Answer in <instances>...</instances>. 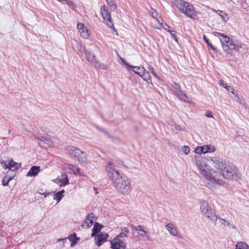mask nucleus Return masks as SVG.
<instances>
[{
  "label": "nucleus",
  "mask_w": 249,
  "mask_h": 249,
  "mask_svg": "<svg viewBox=\"0 0 249 249\" xmlns=\"http://www.w3.org/2000/svg\"><path fill=\"white\" fill-rule=\"evenodd\" d=\"M210 158L207 159L201 155H197L195 157V164L199 169L200 175L205 179L206 183L212 186L215 184H222V177L212 169H209L208 162Z\"/></svg>",
  "instance_id": "obj_1"
},
{
  "label": "nucleus",
  "mask_w": 249,
  "mask_h": 249,
  "mask_svg": "<svg viewBox=\"0 0 249 249\" xmlns=\"http://www.w3.org/2000/svg\"><path fill=\"white\" fill-rule=\"evenodd\" d=\"M217 174H220L222 177L221 179L223 180V183L221 185H223L224 183L223 178L237 180L240 179L241 177V175L238 172L236 166L230 162H227L226 164H225L222 170V174L219 173H217ZM216 185V184L215 185Z\"/></svg>",
  "instance_id": "obj_2"
},
{
  "label": "nucleus",
  "mask_w": 249,
  "mask_h": 249,
  "mask_svg": "<svg viewBox=\"0 0 249 249\" xmlns=\"http://www.w3.org/2000/svg\"><path fill=\"white\" fill-rule=\"evenodd\" d=\"M66 151L72 158H76L77 161L80 164L82 165H86L89 163L86 153L81 150L77 147L68 146L66 147Z\"/></svg>",
  "instance_id": "obj_3"
},
{
  "label": "nucleus",
  "mask_w": 249,
  "mask_h": 249,
  "mask_svg": "<svg viewBox=\"0 0 249 249\" xmlns=\"http://www.w3.org/2000/svg\"><path fill=\"white\" fill-rule=\"evenodd\" d=\"M213 35L215 36L218 35L221 37L220 38V42L223 50L226 52H227L230 49L238 50L241 47L240 43L237 42L235 43L232 39L223 34L215 32L213 33Z\"/></svg>",
  "instance_id": "obj_4"
},
{
  "label": "nucleus",
  "mask_w": 249,
  "mask_h": 249,
  "mask_svg": "<svg viewBox=\"0 0 249 249\" xmlns=\"http://www.w3.org/2000/svg\"><path fill=\"white\" fill-rule=\"evenodd\" d=\"M176 5L178 9L188 17L195 19L196 18V12L193 5L188 2L181 0H178L176 2Z\"/></svg>",
  "instance_id": "obj_5"
},
{
  "label": "nucleus",
  "mask_w": 249,
  "mask_h": 249,
  "mask_svg": "<svg viewBox=\"0 0 249 249\" xmlns=\"http://www.w3.org/2000/svg\"><path fill=\"white\" fill-rule=\"evenodd\" d=\"M113 186L123 195L129 193L131 190V182L129 179L122 176L116 178L113 181Z\"/></svg>",
  "instance_id": "obj_6"
},
{
  "label": "nucleus",
  "mask_w": 249,
  "mask_h": 249,
  "mask_svg": "<svg viewBox=\"0 0 249 249\" xmlns=\"http://www.w3.org/2000/svg\"><path fill=\"white\" fill-rule=\"evenodd\" d=\"M203 215L211 220L214 225H216L217 217L213 209L210 207L206 201H201L200 207Z\"/></svg>",
  "instance_id": "obj_7"
},
{
  "label": "nucleus",
  "mask_w": 249,
  "mask_h": 249,
  "mask_svg": "<svg viewBox=\"0 0 249 249\" xmlns=\"http://www.w3.org/2000/svg\"><path fill=\"white\" fill-rule=\"evenodd\" d=\"M106 170L108 178L113 181V182L115 181L116 178L122 177L119 173L118 170L116 169L115 165L112 162H109L108 163L106 166Z\"/></svg>",
  "instance_id": "obj_8"
},
{
  "label": "nucleus",
  "mask_w": 249,
  "mask_h": 249,
  "mask_svg": "<svg viewBox=\"0 0 249 249\" xmlns=\"http://www.w3.org/2000/svg\"><path fill=\"white\" fill-rule=\"evenodd\" d=\"M172 90L174 94L177 96L180 100L184 102H188L189 98L186 94L181 90L180 85L174 82L172 85Z\"/></svg>",
  "instance_id": "obj_9"
},
{
  "label": "nucleus",
  "mask_w": 249,
  "mask_h": 249,
  "mask_svg": "<svg viewBox=\"0 0 249 249\" xmlns=\"http://www.w3.org/2000/svg\"><path fill=\"white\" fill-rule=\"evenodd\" d=\"M86 56L88 61L93 64L94 66L96 68L106 70L107 69V65L100 62L96 59L95 55L90 52H86Z\"/></svg>",
  "instance_id": "obj_10"
},
{
  "label": "nucleus",
  "mask_w": 249,
  "mask_h": 249,
  "mask_svg": "<svg viewBox=\"0 0 249 249\" xmlns=\"http://www.w3.org/2000/svg\"><path fill=\"white\" fill-rule=\"evenodd\" d=\"M0 163L4 169H9L13 171L18 170L21 167V163L15 162L13 160L6 161L1 160Z\"/></svg>",
  "instance_id": "obj_11"
},
{
  "label": "nucleus",
  "mask_w": 249,
  "mask_h": 249,
  "mask_svg": "<svg viewBox=\"0 0 249 249\" xmlns=\"http://www.w3.org/2000/svg\"><path fill=\"white\" fill-rule=\"evenodd\" d=\"M101 13L103 18L105 19V20L108 22L107 24V26L110 28H113L114 29V24L110 14L108 11L107 8L105 5L101 6Z\"/></svg>",
  "instance_id": "obj_12"
},
{
  "label": "nucleus",
  "mask_w": 249,
  "mask_h": 249,
  "mask_svg": "<svg viewBox=\"0 0 249 249\" xmlns=\"http://www.w3.org/2000/svg\"><path fill=\"white\" fill-rule=\"evenodd\" d=\"M111 248L112 249H125L126 245L119 237H115L111 241Z\"/></svg>",
  "instance_id": "obj_13"
},
{
  "label": "nucleus",
  "mask_w": 249,
  "mask_h": 249,
  "mask_svg": "<svg viewBox=\"0 0 249 249\" xmlns=\"http://www.w3.org/2000/svg\"><path fill=\"white\" fill-rule=\"evenodd\" d=\"M53 182L57 184L59 186L63 187L69 184V179L65 174H62L61 176H58L53 180Z\"/></svg>",
  "instance_id": "obj_14"
},
{
  "label": "nucleus",
  "mask_w": 249,
  "mask_h": 249,
  "mask_svg": "<svg viewBox=\"0 0 249 249\" xmlns=\"http://www.w3.org/2000/svg\"><path fill=\"white\" fill-rule=\"evenodd\" d=\"M210 160L212 162L213 166L217 169L222 171L225 164L227 162H223L221 159H218L216 157H209Z\"/></svg>",
  "instance_id": "obj_15"
},
{
  "label": "nucleus",
  "mask_w": 249,
  "mask_h": 249,
  "mask_svg": "<svg viewBox=\"0 0 249 249\" xmlns=\"http://www.w3.org/2000/svg\"><path fill=\"white\" fill-rule=\"evenodd\" d=\"M130 228L132 229V232L133 234H135V231H137V233L138 235L142 237H144L145 235H146L148 237V235H147V231L144 230V227L143 226L139 225L138 226H136L133 224L130 225Z\"/></svg>",
  "instance_id": "obj_16"
},
{
  "label": "nucleus",
  "mask_w": 249,
  "mask_h": 249,
  "mask_svg": "<svg viewBox=\"0 0 249 249\" xmlns=\"http://www.w3.org/2000/svg\"><path fill=\"white\" fill-rule=\"evenodd\" d=\"M108 237V234L107 233L100 232L97 236H95V241L97 246L100 247L103 243L106 242Z\"/></svg>",
  "instance_id": "obj_17"
},
{
  "label": "nucleus",
  "mask_w": 249,
  "mask_h": 249,
  "mask_svg": "<svg viewBox=\"0 0 249 249\" xmlns=\"http://www.w3.org/2000/svg\"><path fill=\"white\" fill-rule=\"evenodd\" d=\"M77 28L81 36L85 38H87L89 36V32L85 27V25L82 23H78L77 24Z\"/></svg>",
  "instance_id": "obj_18"
},
{
  "label": "nucleus",
  "mask_w": 249,
  "mask_h": 249,
  "mask_svg": "<svg viewBox=\"0 0 249 249\" xmlns=\"http://www.w3.org/2000/svg\"><path fill=\"white\" fill-rule=\"evenodd\" d=\"M65 168L66 170H69V173L72 172L74 174H79L81 176H83L82 173L80 171L79 168L77 167L76 165L73 164H66Z\"/></svg>",
  "instance_id": "obj_19"
},
{
  "label": "nucleus",
  "mask_w": 249,
  "mask_h": 249,
  "mask_svg": "<svg viewBox=\"0 0 249 249\" xmlns=\"http://www.w3.org/2000/svg\"><path fill=\"white\" fill-rule=\"evenodd\" d=\"M122 61L124 63V65L127 67V68H133V71L135 73H137L139 75L142 74L143 71H145V69L143 67H134V66H131L129 65L127 62H126L124 59L121 58Z\"/></svg>",
  "instance_id": "obj_20"
},
{
  "label": "nucleus",
  "mask_w": 249,
  "mask_h": 249,
  "mask_svg": "<svg viewBox=\"0 0 249 249\" xmlns=\"http://www.w3.org/2000/svg\"><path fill=\"white\" fill-rule=\"evenodd\" d=\"M40 170V169L39 166H33L28 171L26 176L27 177L36 176L38 174Z\"/></svg>",
  "instance_id": "obj_21"
},
{
  "label": "nucleus",
  "mask_w": 249,
  "mask_h": 249,
  "mask_svg": "<svg viewBox=\"0 0 249 249\" xmlns=\"http://www.w3.org/2000/svg\"><path fill=\"white\" fill-rule=\"evenodd\" d=\"M103 227V225L99 224L98 222H96L92 229L91 236H95L96 234L100 231Z\"/></svg>",
  "instance_id": "obj_22"
},
{
  "label": "nucleus",
  "mask_w": 249,
  "mask_h": 249,
  "mask_svg": "<svg viewBox=\"0 0 249 249\" xmlns=\"http://www.w3.org/2000/svg\"><path fill=\"white\" fill-rule=\"evenodd\" d=\"M165 228L171 235L175 236L178 235V232L173 224L170 223L167 224L166 225Z\"/></svg>",
  "instance_id": "obj_23"
},
{
  "label": "nucleus",
  "mask_w": 249,
  "mask_h": 249,
  "mask_svg": "<svg viewBox=\"0 0 249 249\" xmlns=\"http://www.w3.org/2000/svg\"><path fill=\"white\" fill-rule=\"evenodd\" d=\"M38 144L41 146L49 147L53 146V142L51 139H47V138L45 137L43 141L42 142V143L38 142Z\"/></svg>",
  "instance_id": "obj_24"
},
{
  "label": "nucleus",
  "mask_w": 249,
  "mask_h": 249,
  "mask_svg": "<svg viewBox=\"0 0 249 249\" xmlns=\"http://www.w3.org/2000/svg\"><path fill=\"white\" fill-rule=\"evenodd\" d=\"M217 219L225 227L228 228L229 229H234L233 225L231 224L229 221L225 219H224L221 217L217 218Z\"/></svg>",
  "instance_id": "obj_25"
},
{
  "label": "nucleus",
  "mask_w": 249,
  "mask_h": 249,
  "mask_svg": "<svg viewBox=\"0 0 249 249\" xmlns=\"http://www.w3.org/2000/svg\"><path fill=\"white\" fill-rule=\"evenodd\" d=\"M235 249H249V246L244 242H238L235 245Z\"/></svg>",
  "instance_id": "obj_26"
},
{
  "label": "nucleus",
  "mask_w": 249,
  "mask_h": 249,
  "mask_svg": "<svg viewBox=\"0 0 249 249\" xmlns=\"http://www.w3.org/2000/svg\"><path fill=\"white\" fill-rule=\"evenodd\" d=\"M68 238L71 242V247H73L79 240V238L77 237L76 233L71 234Z\"/></svg>",
  "instance_id": "obj_27"
},
{
  "label": "nucleus",
  "mask_w": 249,
  "mask_h": 249,
  "mask_svg": "<svg viewBox=\"0 0 249 249\" xmlns=\"http://www.w3.org/2000/svg\"><path fill=\"white\" fill-rule=\"evenodd\" d=\"M204 148V154L208 152H213L215 150V148L214 146L211 145H205L203 146Z\"/></svg>",
  "instance_id": "obj_28"
},
{
  "label": "nucleus",
  "mask_w": 249,
  "mask_h": 249,
  "mask_svg": "<svg viewBox=\"0 0 249 249\" xmlns=\"http://www.w3.org/2000/svg\"><path fill=\"white\" fill-rule=\"evenodd\" d=\"M129 232V231L127 228H124L122 229V231L116 237L120 238L125 237L127 236V233Z\"/></svg>",
  "instance_id": "obj_29"
},
{
  "label": "nucleus",
  "mask_w": 249,
  "mask_h": 249,
  "mask_svg": "<svg viewBox=\"0 0 249 249\" xmlns=\"http://www.w3.org/2000/svg\"><path fill=\"white\" fill-rule=\"evenodd\" d=\"M139 76H141L145 81H147L148 80L151 81V78L150 77L149 73L148 71H146V70L145 71H143V72L142 74H141V75H140Z\"/></svg>",
  "instance_id": "obj_30"
},
{
  "label": "nucleus",
  "mask_w": 249,
  "mask_h": 249,
  "mask_svg": "<svg viewBox=\"0 0 249 249\" xmlns=\"http://www.w3.org/2000/svg\"><path fill=\"white\" fill-rule=\"evenodd\" d=\"M217 13L223 18V19L226 21L229 19V17L228 15L225 13L224 11L221 10H218Z\"/></svg>",
  "instance_id": "obj_31"
},
{
  "label": "nucleus",
  "mask_w": 249,
  "mask_h": 249,
  "mask_svg": "<svg viewBox=\"0 0 249 249\" xmlns=\"http://www.w3.org/2000/svg\"><path fill=\"white\" fill-rule=\"evenodd\" d=\"M12 179V177L8 178L6 176H5L2 180V185L4 186H7L9 184V181L11 180Z\"/></svg>",
  "instance_id": "obj_32"
},
{
  "label": "nucleus",
  "mask_w": 249,
  "mask_h": 249,
  "mask_svg": "<svg viewBox=\"0 0 249 249\" xmlns=\"http://www.w3.org/2000/svg\"><path fill=\"white\" fill-rule=\"evenodd\" d=\"M194 151L196 154H199L198 155H200V154L202 153L204 154V148L203 146H197L196 147Z\"/></svg>",
  "instance_id": "obj_33"
},
{
  "label": "nucleus",
  "mask_w": 249,
  "mask_h": 249,
  "mask_svg": "<svg viewBox=\"0 0 249 249\" xmlns=\"http://www.w3.org/2000/svg\"><path fill=\"white\" fill-rule=\"evenodd\" d=\"M64 196H61L58 192L55 193L53 196V199L57 200V202H59Z\"/></svg>",
  "instance_id": "obj_34"
},
{
  "label": "nucleus",
  "mask_w": 249,
  "mask_h": 249,
  "mask_svg": "<svg viewBox=\"0 0 249 249\" xmlns=\"http://www.w3.org/2000/svg\"><path fill=\"white\" fill-rule=\"evenodd\" d=\"M107 3L111 7V8L115 10L117 8V5L113 2L112 0H107Z\"/></svg>",
  "instance_id": "obj_35"
},
{
  "label": "nucleus",
  "mask_w": 249,
  "mask_h": 249,
  "mask_svg": "<svg viewBox=\"0 0 249 249\" xmlns=\"http://www.w3.org/2000/svg\"><path fill=\"white\" fill-rule=\"evenodd\" d=\"M203 39L204 41L207 43V45L210 46L212 49L213 50H215V48L213 47L212 43L209 41V40L205 36H204Z\"/></svg>",
  "instance_id": "obj_36"
},
{
  "label": "nucleus",
  "mask_w": 249,
  "mask_h": 249,
  "mask_svg": "<svg viewBox=\"0 0 249 249\" xmlns=\"http://www.w3.org/2000/svg\"><path fill=\"white\" fill-rule=\"evenodd\" d=\"M182 151L185 155H188L190 153V148L188 146H183L182 148Z\"/></svg>",
  "instance_id": "obj_37"
},
{
  "label": "nucleus",
  "mask_w": 249,
  "mask_h": 249,
  "mask_svg": "<svg viewBox=\"0 0 249 249\" xmlns=\"http://www.w3.org/2000/svg\"><path fill=\"white\" fill-rule=\"evenodd\" d=\"M94 214L93 213H90L89 214L87 215V219L86 220H87L88 221L89 220H94Z\"/></svg>",
  "instance_id": "obj_38"
},
{
  "label": "nucleus",
  "mask_w": 249,
  "mask_h": 249,
  "mask_svg": "<svg viewBox=\"0 0 249 249\" xmlns=\"http://www.w3.org/2000/svg\"><path fill=\"white\" fill-rule=\"evenodd\" d=\"M66 241H67L66 238H64V239L60 238L58 240V242H59V243L61 242L62 245H61V244H60V245H61L62 247H64Z\"/></svg>",
  "instance_id": "obj_39"
},
{
  "label": "nucleus",
  "mask_w": 249,
  "mask_h": 249,
  "mask_svg": "<svg viewBox=\"0 0 249 249\" xmlns=\"http://www.w3.org/2000/svg\"><path fill=\"white\" fill-rule=\"evenodd\" d=\"M151 14L152 17L154 18H157L158 16V13L157 11L153 9H152Z\"/></svg>",
  "instance_id": "obj_40"
},
{
  "label": "nucleus",
  "mask_w": 249,
  "mask_h": 249,
  "mask_svg": "<svg viewBox=\"0 0 249 249\" xmlns=\"http://www.w3.org/2000/svg\"><path fill=\"white\" fill-rule=\"evenodd\" d=\"M78 49L79 51L82 53H85L86 54V52H88L87 50H86L85 47H83L82 45H79L78 47Z\"/></svg>",
  "instance_id": "obj_41"
},
{
  "label": "nucleus",
  "mask_w": 249,
  "mask_h": 249,
  "mask_svg": "<svg viewBox=\"0 0 249 249\" xmlns=\"http://www.w3.org/2000/svg\"><path fill=\"white\" fill-rule=\"evenodd\" d=\"M39 193L41 195H44L45 197H46L47 196H49V195H51L52 194L51 193L43 192L42 190H40L39 192Z\"/></svg>",
  "instance_id": "obj_42"
},
{
  "label": "nucleus",
  "mask_w": 249,
  "mask_h": 249,
  "mask_svg": "<svg viewBox=\"0 0 249 249\" xmlns=\"http://www.w3.org/2000/svg\"><path fill=\"white\" fill-rule=\"evenodd\" d=\"M162 27H163V28L165 30H166V31H168V32H171V31H170V30H169V26H168V25L166 23H164L163 24H162Z\"/></svg>",
  "instance_id": "obj_43"
},
{
  "label": "nucleus",
  "mask_w": 249,
  "mask_h": 249,
  "mask_svg": "<svg viewBox=\"0 0 249 249\" xmlns=\"http://www.w3.org/2000/svg\"><path fill=\"white\" fill-rule=\"evenodd\" d=\"M149 70L151 71L152 74L155 77H158V75H157V73L155 71V69L153 67H149Z\"/></svg>",
  "instance_id": "obj_44"
},
{
  "label": "nucleus",
  "mask_w": 249,
  "mask_h": 249,
  "mask_svg": "<svg viewBox=\"0 0 249 249\" xmlns=\"http://www.w3.org/2000/svg\"><path fill=\"white\" fill-rule=\"evenodd\" d=\"M219 85H220V86H221L225 88L228 86L227 84L223 80H220L219 81Z\"/></svg>",
  "instance_id": "obj_45"
},
{
  "label": "nucleus",
  "mask_w": 249,
  "mask_h": 249,
  "mask_svg": "<svg viewBox=\"0 0 249 249\" xmlns=\"http://www.w3.org/2000/svg\"><path fill=\"white\" fill-rule=\"evenodd\" d=\"M205 116L208 118H213V115L212 114V111H207L205 113Z\"/></svg>",
  "instance_id": "obj_46"
},
{
  "label": "nucleus",
  "mask_w": 249,
  "mask_h": 249,
  "mask_svg": "<svg viewBox=\"0 0 249 249\" xmlns=\"http://www.w3.org/2000/svg\"><path fill=\"white\" fill-rule=\"evenodd\" d=\"M89 221H88L87 220H85L84 222L83 223V224H82V227L83 228H85V229H89V228H88L86 227V226H85L84 225H89V223L88 222Z\"/></svg>",
  "instance_id": "obj_47"
},
{
  "label": "nucleus",
  "mask_w": 249,
  "mask_h": 249,
  "mask_svg": "<svg viewBox=\"0 0 249 249\" xmlns=\"http://www.w3.org/2000/svg\"><path fill=\"white\" fill-rule=\"evenodd\" d=\"M35 137L36 139L39 140L40 141L39 142H41V143H42V142L43 141V140H44V139L45 138L44 137L37 136L36 135H35Z\"/></svg>",
  "instance_id": "obj_48"
},
{
  "label": "nucleus",
  "mask_w": 249,
  "mask_h": 249,
  "mask_svg": "<svg viewBox=\"0 0 249 249\" xmlns=\"http://www.w3.org/2000/svg\"><path fill=\"white\" fill-rule=\"evenodd\" d=\"M173 31H171V32H170L171 34V36H172V38L175 40L176 41H178V39H177V36L175 34H173L172 33Z\"/></svg>",
  "instance_id": "obj_49"
},
{
  "label": "nucleus",
  "mask_w": 249,
  "mask_h": 249,
  "mask_svg": "<svg viewBox=\"0 0 249 249\" xmlns=\"http://www.w3.org/2000/svg\"><path fill=\"white\" fill-rule=\"evenodd\" d=\"M93 220H89V225H84L85 226H86L88 228H90L93 224Z\"/></svg>",
  "instance_id": "obj_50"
},
{
  "label": "nucleus",
  "mask_w": 249,
  "mask_h": 249,
  "mask_svg": "<svg viewBox=\"0 0 249 249\" xmlns=\"http://www.w3.org/2000/svg\"><path fill=\"white\" fill-rule=\"evenodd\" d=\"M99 129L100 131H102L106 135H107V136L109 137V134L106 130H105L102 128H99Z\"/></svg>",
  "instance_id": "obj_51"
},
{
  "label": "nucleus",
  "mask_w": 249,
  "mask_h": 249,
  "mask_svg": "<svg viewBox=\"0 0 249 249\" xmlns=\"http://www.w3.org/2000/svg\"><path fill=\"white\" fill-rule=\"evenodd\" d=\"M225 89H226L228 91H230L231 89H233L230 86H227Z\"/></svg>",
  "instance_id": "obj_52"
},
{
  "label": "nucleus",
  "mask_w": 249,
  "mask_h": 249,
  "mask_svg": "<svg viewBox=\"0 0 249 249\" xmlns=\"http://www.w3.org/2000/svg\"><path fill=\"white\" fill-rule=\"evenodd\" d=\"M40 130L42 131V132H46V129L44 127H41L40 128Z\"/></svg>",
  "instance_id": "obj_53"
},
{
  "label": "nucleus",
  "mask_w": 249,
  "mask_h": 249,
  "mask_svg": "<svg viewBox=\"0 0 249 249\" xmlns=\"http://www.w3.org/2000/svg\"><path fill=\"white\" fill-rule=\"evenodd\" d=\"M61 196H64L63 194L65 192L64 190H62L61 191L58 192Z\"/></svg>",
  "instance_id": "obj_54"
},
{
  "label": "nucleus",
  "mask_w": 249,
  "mask_h": 249,
  "mask_svg": "<svg viewBox=\"0 0 249 249\" xmlns=\"http://www.w3.org/2000/svg\"><path fill=\"white\" fill-rule=\"evenodd\" d=\"M247 4L246 3H244L242 5V7L243 8H245V9H246V6H247Z\"/></svg>",
  "instance_id": "obj_55"
},
{
  "label": "nucleus",
  "mask_w": 249,
  "mask_h": 249,
  "mask_svg": "<svg viewBox=\"0 0 249 249\" xmlns=\"http://www.w3.org/2000/svg\"><path fill=\"white\" fill-rule=\"evenodd\" d=\"M59 1H66L67 0H58Z\"/></svg>",
  "instance_id": "obj_56"
},
{
  "label": "nucleus",
  "mask_w": 249,
  "mask_h": 249,
  "mask_svg": "<svg viewBox=\"0 0 249 249\" xmlns=\"http://www.w3.org/2000/svg\"><path fill=\"white\" fill-rule=\"evenodd\" d=\"M67 2H68V3L69 4V3L71 2V1H68Z\"/></svg>",
  "instance_id": "obj_57"
}]
</instances>
